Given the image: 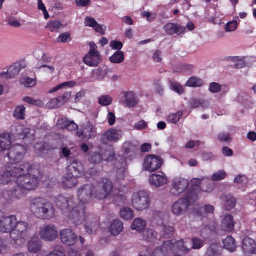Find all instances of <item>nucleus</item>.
<instances>
[{
  "mask_svg": "<svg viewBox=\"0 0 256 256\" xmlns=\"http://www.w3.org/2000/svg\"><path fill=\"white\" fill-rule=\"evenodd\" d=\"M75 198L72 195H59L54 199L56 206L64 213L67 214L76 225L85 221V230L88 234H92L98 226V220L86 216V206L84 204H76Z\"/></svg>",
  "mask_w": 256,
  "mask_h": 256,
  "instance_id": "1",
  "label": "nucleus"
},
{
  "mask_svg": "<svg viewBox=\"0 0 256 256\" xmlns=\"http://www.w3.org/2000/svg\"><path fill=\"white\" fill-rule=\"evenodd\" d=\"M18 172L20 174L17 175L16 183L19 184V186L28 192L36 189L39 183L38 175L40 171L38 166L26 162L19 165Z\"/></svg>",
  "mask_w": 256,
  "mask_h": 256,
  "instance_id": "2",
  "label": "nucleus"
},
{
  "mask_svg": "<svg viewBox=\"0 0 256 256\" xmlns=\"http://www.w3.org/2000/svg\"><path fill=\"white\" fill-rule=\"evenodd\" d=\"M30 208L34 216L41 220H50L55 216V208L48 201L42 198L30 200Z\"/></svg>",
  "mask_w": 256,
  "mask_h": 256,
  "instance_id": "3",
  "label": "nucleus"
},
{
  "mask_svg": "<svg viewBox=\"0 0 256 256\" xmlns=\"http://www.w3.org/2000/svg\"><path fill=\"white\" fill-rule=\"evenodd\" d=\"M96 188L92 184H87L80 187L78 190V196L81 204L85 206L96 199Z\"/></svg>",
  "mask_w": 256,
  "mask_h": 256,
  "instance_id": "4",
  "label": "nucleus"
},
{
  "mask_svg": "<svg viewBox=\"0 0 256 256\" xmlns=\"http://www.w3.org/2000/svg\"><path fill=\"white\" fill-rule=\"evenodd\" d=\"M28 226V224L27 222L23 221H17L12 230L10 233V238L14 244L21 245L24 242V237Z\"/></svg>",
  "mask_w": 256,
  "mask_h": 256,
  "instance_id": "5",
  "label": "nucleus"
},
{
  "mask_svg": "<svg viewBox=\"0 0 256 256\" xmlns=\"http://www.w3.org/2000/svg\"><path fill=\"white\" fill-rule=\"evenodd\" d=\"M96 188V199L102 200L106 198L112 192L114 185L108 178H102L97 182Z\"/></svg>",
  "mask_w": 256,
  "mask_h": 256,
  "instance_id": "6",
  "label": "nucleus"
},
{
  "mask_svg": "<svg viewBox=\"0 0 256 256\" xmlns=\"http://www.w3.org/2000/svg\"><path fill=\"white\" fill-rule=\"evenodd\" d=\"M8 152L6 154L11 164L16 165L24 157L27 151V148L22 144H16L10 147Z\"/></svg>",
  "mask_w": 256,
  "mask_h": 256,
  "instance_id": "7",
  "label": "nucleus"
},
{
  "mask_svg": "<svg viewBox=\"0 0 256 256\" xmlns=\"http://www.w3.org/2000/svg\"><path fill=\"white\" fill-rule=\"evenodd\" d=\"M132 202L136 210L142 211L148 208L150 202L148 194L144 191H140L134 194Z\"/></svg>",
  "mask_w": 256,
  "mask_h": 256,
  "instance_id": "8",
  "label": "nucleus"
},
{
  "mask_svg": "<svg viewBox=\"0 0 256 256\" xmlns=\"http://www.w3.org/2000/svg\"><path fill=\"white\" fill-rule=\"evenodd\" d=\"M196 201L191 200L188 196H184L183 198H180L172 206L171 210L174 214L180 216L184 214L188 210L190 204Z\"/></svg>",
  "mask_w": 256,
  "mask_h": 256,
  "instance_id": "9",
  "label": "nucleus"
},
{
  "mask_svg": "<svg viewBox=\"0 0 256 256\" xmlns=\"http://www.w3.org/2000/svg\"><path fill=\"white\" fill-rule=\"evenodd\" d=\"M190 244L188 245L186 242L183 240H169L166 241L164 244V248H166L173 253L180 252L184 253L188 252L190 250Z\"/></svg>",
  "mask_w": 256,
  "mask_h": 256,
  "instance_id": "10",
  "label": "nucleus"
},
{
  "mask_svg": "<svg viewBox=\"0 0 256 256\" xmlns=\"http://www.w3.org/2000/svg\"><path fill=\"white\" fill-rule=\"evenodd\" d=\"M9 134L12 141V140H26L27 138H30L33 139V136L30 134V130L20 124L12 126Z\"/></svg>",
  "mask_w": 256,
  "mask_h": 256,
  "instance_id": "11",
  "label": "nucleus"
},
{
  "mask_svg": "<svg viewBox=\"0 0 256 256\" xmlns=\"http://www.w3.org/2000/svg\"><path fill=\"white\" fill-rule=\"evenodd\" d=\"M19 165L10 164L6 170L0 174V184H6L12 182H16Z\"/></svg>",
  "mask_w": 256,
  "mask_h": 256,
  "instance_id": "12",
  "label": "nucleus"
},
{
  "mask_svg": "<svg viewBox=\"0 0 256 256\" xmlns=\"http://www.w3.org/2000/svg\"><path fill=\"white\" fill-rule=\"evenodd\" d=\"M66 172L74 176L80 178L84 172V168L80 161L75 158H70L67 160Z\"/></svg>",
  "mask_w": 256,
  "mask_h": 256,
  "instance_id": "13",
  "label": "nucleus"
},
{
  "mask_svg": "<svg viewBox=\"0 0 256 256\" xmlns=\"http://www.w3.org/2000/svg\"><path fill=\"white\" fill-rule=\"evenodd\" d=\"M162 164V158L154 154H150L145 158L143 166L146 170L153 172L160 168Z\"/></svg>",
  "mask_w": 256,
  "mask_h": 256,
  "instance_id": "14",
  "label": "nucleus"
},
{
  "mask_svg": "<svg viewBox=\"0 0 256 256\" xmlns=\"http://www.w3.org/2000/svg\"><path fill=\"white\" fill-rule=\"evenodd\" d=\"M122 136V132L121 130L111 128L102 134L100 142L104 144H108L110 142H116L121 139Z\"/></svg>",
  "mask_w": 256,
  "mask_h": 256,
  "instance_id": "15",
  "label": "nucleus"
},
{
  "mask_svg": "<svg viewBox=\"0 0 256 256\" xmlns=\"http://www.w3.org/2000/svg\"><path fill=\"white\" fill-rule=\"evenodd\" d=\"M189 182L187 180L182 178H176L172 184L170 193L174 196H179L180 194L186 192L188 188Z\"/></svg>",
  "mask_w": 256,
  "mask_h": 256,
  "instance_id": "16",
  "label": "nucleus"
},
{
  "mask_svg": "<svg viewBox=\"0 0 256 256\" xmlns=\"http://www.w3.org/2000/svg\"><path fill=\"white\" fill-rule=\"evenodd\" d=\"M58 231L53 224L42 227L40 232L41 238L46 241H53L58 237Z\"/></svg>",
  "mask_w": 256,
  "mask_h": 256,
  "instance_id": "17",
  "label": "nucleus"
},
{
  "mask_svg": "<svg viewBox=\"0 0 256 256\" xmlns=\"http://www.w3.org/2000/svg\"><path fill=\"white\" fill-rule=\"evenodd\" d=\"M17 222L16 216H4L0 220V230L4 233L11 232Z\"/></svg>",
  "mask_w": 256,
  "mask_h": 256,
  "instance_id": "18",
  "label": "nucleus"
},
{
  "mask_svg": "<svg viewBox=\"0 0 256 256\" xmlns=\"http://www.w3.org/2000/svg\"><path fill=\"white\" fill-rule=\"evenodd\" d=\"M60 236L62 242L68 246H73L78 240L77 236L71 229L62 230Z\"/></svg>",
  "mask_w": 256,
  "mask_h": 256,
  "instance_id": "19",
  "label": "nucleus"
},
{
  "mask_svg": "<svg viewBox=\"0 0 256 256\" xmlns=\"http://www.w3.org/2000/svg\"><path fill=\"white\" fill-rule=\"evenodd\" d=\"M201 184V179L194 178L191 180L190 182V188H188L186 192V196H189L191 200L196 201L198 194L200 190V186Z\"/></svg>",
  "mask_w": 256,
  "mask_h": 256,
  "instance_id": "20",
  "label": "nucleus"
},
{
  "mask_svg": "<svg viewBox=\"0 0 256 256\" xmlns=\"http://www.w3.org/2000/svg\"><path fill=\"white\" fill-rule=\"evenodd\" d=\"M163 28L166 33L170 36L180 35L184 34L186 31V27L178 23H167L164 26Z\"/></svg>",
  "mask_w": 256,
  "mask_h": 256,
  "instance_id": "21",
  "label": "nucleus"
},
{
  "mask_svg": "<svg viewBox=\"0 0 256 256\" xmlns=\"http://www.w3.org/2000/svg\"><path fill=\"white\" fill-rule=\"evenodd\" d=\"M76 133V136L80 138L90 140L96 136V130L88 122L83 130H78Z\"/></svg>",
  "mask_w": 256,
  "mask_h": 256,
  "instance_id": "22",
  "label": "nucleus"
},
{
  "mask_svg": "<svg viewBox=\"0 0 256 256\" xmlns=\"http://www.w3.org/2000/svg\"><path fill=\"white\" fill-rule=\"evenodd\" d=\"M242 248L246 256H256V242L250 238L243 240Z\"/></svg>",
  "mask_w": 256,
  "mask_h": 256,
  "instance_id": "23",
  "label": "nucleus"
},
{
  "mask_svg": "<svg viewBox=\"0 0 256 256\" xmlns=\"http://www.w3.org/2000/svg\"><path fill=\"white\" fill-rule=\"evenodd\" d=\"M122 100L128 108H134L138 103L139 100L135 94L132 92H122Z\"/></svg>",
  "mask_w": 256,
  "mask_h": 256,
  "instance_id": "24",
  "label": "nucleus"
},
{
  "mask_svg": "<svg viewBox=\"0 0 256 256\" xmlns=\"http://www.w3.org/2000/svg\"><path fill=\"white\" fill-rule=\"evenodd\" d=\"M22 69L21 64L19 63H14L11 66L6 72L0 73V78L6 79H12L16 76Z\"/></svg>",
  "mask_w": 256,
  "mask_h": 256,
  "instance_id": "25",
  "label": "nucleus"
},
{
  "mask_svg": "<svg viewBox=\"0 0 256 256\" xmlns=\"http://www.w3.org/2000/svg\"><path fill=\"white\" fill-rule=\"evenodd\" d=\"M234 224L233 216L232 215L227 214L222 220L221 230L228 232H232L234 228Z\"/></svg>",
  "mask_w": 256,
  "mask_h": 256,
  "instance_id": "26",
  "label": "nucleus"
},
{
  "mask_svg": "<svg viewBox=\"0 0 256 256\" xmlns=\"http://www.w3.org/2000/svg\"><path fill=\"white\" fill-rule=\"evenodd\" d=\"M78 177L72 174H66L62 178V184L66 188H72L75 187L78 183Z\"/></svg>",
  "mask_w": 256,
  "mask_h": 256,
  "instance_id": "27",
  "label": "nucleus"
},
{
  "mask_svg": "<svg viewBox=\"0 0 256 256\" xmlns=\"http://www.w3.org/2000/svg\"><path fill=\"white\" fill-rule=\"evenodd\" d=\"M12 142L9 133L4 132L0 134V153L10 149Z\"/></svg>",
  "mask_w": 256,
  "mask_h": 256,
  "instance_id": "28",
  "label": "nucleus"
},
{
  "mask_svg": "<svg viewBox=\"0 0 256 256\" xmlns=\"http://www.w3.org/2000/svg\"><path fill=\"white\" fill-rule=\"evenodd\" d=\"M28 192H26L19 184H16V186L8 192L9 196L12 198L16 200L20 199L24 196Z\"/></svg>",
  "mask_w": 256,
  "mask_h": 256,
  "instance_id": "29",
  "label": "nucleus"
},
{
  "mask_svg": "<svg viewBox=\"0 0 256 256\" xmlns=\"http://www.w3.org/2000/svg\"><path fill=\"white\" fill-rule=\"evenodd\" d=\"M163 175H159L153 174L150 178V184L156 187H160L166 184L167 183L168 180L164 174Z\"/></svg>",
  "mask_w": 256,
  "mask_h": 256,
  "instance_id": "30",
  "label": "nucleus"
},
{
  "mask_svg": "<svg viewBox=\"0 0 256 256\" xmlns=\"http://www.w3.org/2000/svg\"><path fill=\"white\" fill-rule=\"evenodd\" d=\"M123 223L119 220H114L112 222L109 230L113 236H118L123 230Z\"/></svg>",
  "mask_w": 256,
  "mask_h": 256,
  "instance_id": "31",
  "label": "nucleus"
},
{
  "mask_svg": "<svg viewBox=\"0 0 256 256\" xmlns=\"http://www.w3.org/2000/svg\"><path fill=\"white\" fill-rule=\"evenodd\" d=\"M100 57L87 54L84 58V62L91 67L97 66L100 62Z\"/></svg>",
  "mask_w": 256,
  "mask_h": 256,
  "instance_id": "32",
  "label": "nucleus"
},
{
  "mask_svg": "<svg viewBox=\"0 0 256 256\" xmlns=\"http://www.w3.org/2000/svg\"><path fill=\"white\" fill-rule=\"evenodd\" d=\"M214 211V208L210 204H206L204 208H200L196 211V215L200 218L206 216L208 214H213Z\"/></svg>",
  "mask_w": 256,
  "mask_h": 256,
  "instance_id": "33",
  "label": "nucleus"
},
{
  "mask_svg": "<svg viewBox=\"0 0 256 256\" xmlns=\"http://www.w3.org/2000/svg\"><path fill=\"white\" fill-rule=\"evenodd\" d=\"M42 246V242L40 240L32 238L29 242L28 250L30 252L37 253L40 250Z\"/></svg>",
  "mask_w": 256,
  "mask_h": 256,
  "instance_id": "34",
  "label": "nucleus"
},
{
  "mask_svg": "<svg viewBox=\"0 0 256 256\" xmlns=\"http://www.w3.org/2000/svg\"><path fill=\"white\" fill-rule=\"evenodd\" d=\"M144 238L150 242H154L158 239V234L152 229H146L142 232Z\"/></svg>",
  "mask_w": 256,
  "mask_h": 256,
  "instance_id": "35",
  "label": "nucleus"
},
{
  "mask_svg": "<svg viewBox=\"0 0 256 256\" xmlns=\"http://www.w3.org/2000/svg\"><path fill=\"white\" fill-rule=\"evenodd\" d=\"M146 226V222L140 218H136L132 224L131 228L132 230L138 232H142L144 230Z\"/></svg>",
  "mask_w": 256,
  "mask_h": 256,
  "instance_id": "36",
  "label": "nucleus"
},
{
  "mask_svg": "<svg viewBox=\"0 0 256 256\" xmlns=\"http://www.w3.org/2000/svg\"><path fill=\"white\" fill-rule=\"evenodd\" d=\"M223 243L224 248L230 252H234L236 248V240L232 236H228Z\"/></svg>",
  "mask_w": 256,
  "mask_h": 256,
  "instance_id": "37",
  "label": "nucleus"
},
{
  "mask_svg": "<svg viewBox=\"0 0 256 256\" xmlns=\"http://www.w3.org/2000/svg\"><path fill=\"white\" fill-rule=\"evenodd\" d=\"M224 206L227 210H230L234 208L236 204V200L231 195L225 196L224 198Z\"/></svg>",
  "mask_w": 256,
  "mask_h": 256,
  "instance_id": "38",
  "label": "nucleus"
},
{
  "mask_svg": "<svg viewBox=\"0 0 256 256\" xmlns=\"http://www.w3.org/2000/svg\"><path fill=\"white\" fill-rule=\"evenodd\" d=\"M160 228L162 232L161 238H170L174 236V229L173 227L170 226L162 225Z\"/></svg>",
  "mask_w": 256,
  "mask_h": 256,
  "instance_id": "39",
  "label": "nucleus"
},
{
  "mask_svg": "<svg viewBox=\"0 0 256 256\" xmlns=\"http://www.w3.org/2000/svg\"><path fill=\"white\" fill-rule=\"evenodd\" d=\"M124 60V52L122 51L116 52L110 58V61L113 64H120Z\"/></svg>",
  "mask_w": 256,
  "mask_h": 256,
  "instance_id": "40",
  "label": "nucleus"
},
{
  "mask_svg": "<svg viewBox=\"0 0 256 256\" xmlns=\"http://www.w3.org/2000/svg\"><path fill=\"white\" fill-rule=\"evenodd\" d=\"M26 108L24 106H19L16 107L14 116L17 120H23L25 118Z\"/></svg>",
  "mask_w": 256,
  "mask_h": 256,
  "instance_id": "41",
  "label": "nucleus"
},
{
  "mask_svg": "<svg viewBox=\"0 0 256 256\" xmlns=\"http://www.w3.org/2000/svg\"><path fill=\"white\" fill-rule=\"evenodd\" d=\"M120 215L122 218L128 220L134 217L133 210L128 207H124L120 210Z\"/></svg>",
  "mask_w": 256,
  "mask_h": 256,
  "instance_id": "42",
  "label": "nucleus"
},
{
  "mask_svg": "<svg viewBox=\"0 0 256 256\" xmlns=\"http://www.w3.org/2000/svg\"><path fill=\"white\" fill-rule=\"evenodd\" d=\"M114 200L117 206H120L125 204L126 200V194L120 190L115 196Z\"/></svg>",
  "mask_w": 256,
  "mask_h": 256,
  "instance_id": "43",
  "label": "nucleus"
},
{
  "mask_svg": "<svg viewBox=\"0 0 256 256\" xmlns=\"http://www.w3.org/2000/svg\"><path fill=\"white\" fill-rule=\"evenodd\" d=\"M203 84L202 80L199 78L192 76L188 79V80L186 86L188 87H200Z\"/></svg>",
  "mask_w": 256,
  "mask_h": 256,
  "instance_id": "44",
  "label": "nucleus"
},
{
  "mask_svg": "<svg viewBox=\"0 0 256 256\" xmlns=\"http://www.w3.org/2000/svg\"><path fill=\"white\" fill-rule=\"evenodd\" d=\"M182 116L183 112L182 111H178L176 114H169L167 117V120L170 123L176 124L180 121Z\"/></svg>",
  "mask_w": 256,
  "mask_h": 256,
  "instance_id": "45",
  "label": "nucleus"
},
{
  "mask_svg": "<svg viewBox=\"0 0 256 256\" xmlns=\"http://www.w3.org/2000/svg\"><path fill=\"white\" fill-rule=\"evenodd\" d=\"M220 246L216 244H211L206 254V256H220V254L218 252Z\"/></svg>",
  "mask_w": 256,
  "mask_h": 256,
  "instance_id": "46",
  "label": "nucleus"
},
{
  "mask_svg": "<svg viewBox=\"0 0 256 256\" xmlns=\"http://www.w3.org/2000/svg\"><path fill=\"white\" fill-rule=\"evenodd\" d=\"M62 26V24L60 21L54 20L48 22L46 28H48L51 32H54L59 30Z\"/></svg>",
  "mask_w": 256,
  "mask_h": 256,
  "instance_id": "47",
  "label": "nucleus"
},
{
  "mask_svg": "<svg viewBox=\"0 0 256 256\" xmlns=\"http://www.w3.org/2000/svg\"><path fill=\"white\" fill-rule=\"evenodd\" d=\"M112 101V98L108 95L102 96L98 99V103L102 106H108Z\"/></svg>",
  "mask_w": 256,
  "mask_h": 256,
  "instance_id": "48",
  "label": "nucleus"
},
{
  "mask_svg": "<svg viewBox=\"0 0 256 256\" xmlns=\"http://www.w3.org/2000/svg\"><path fill=\"white\" fill-rule=\"evenodd\" d=\"M46 256H66L64 254V250L63 247L57 246H55L52 252H50Z\"/></svg>",
  "mask_w": 256,
  "mask_h": 256,
  "instance_id": "49",
  "label": "nucleus"
},
{
  "mask_svg": "<svg viewBox=\"0 0 256 256\" xmlns=\"http://www.w3.org/2000/svg\"><path fill=\"white\" fill-rule=\"evenodd\" d=\"M102 160V155L98 152H94L90 156V161L92 164H99Z\"/></svg>",
  "mask_w": 256,
  "mask_h": 256,
  "instance_id": "50",
  "label": "nucleus"
},
{
  "mask_svg": "<svg viewBox=\"0 0 256 256\" xmlns=\"http://www.w3.org/2000/svg\"><path fill=\"white\" fill-rule=\"evenodd\" d=\"M23 101L29 104L41 106L43 104L42 102L40 100H34L30 96H26L23 98Z\"/></svg>",
  "mask_w": 256,
  "mask_h": 256,
  "instance_id": "51",
  "label": "nucleus"
},
{
  "mask_svg": "<svg viewBox=\"0 0 256 256\" xmlns=\"http://www.w3.org/2000/svg\"><path fill=\"white\" fill-rule=\"evenodd\" d=\"M76 85V82L74 81L66 82L62 83V84L57 86L56 87L54 88L51 90V92H55L59 90L60 89V88H62L64 87H65V86H68V87H69V88H73Z\"/></svg>",
  "mask_w": 256,
  "mask_h": 256,
  "instance_id": "52",
  "label": "nucleus"
},
{
  "mask_svg": "<svg viewBox=\"0 0 256 256\" xmlns=\"http://www.w3.org/2000/svg\"><path fill=\"white\" fill-rule=\"evenodd\" d=\"M20 82L26 88L32 87L36 84V80L28 77L22 78L20 80Z\"/></svg>",
  "mask_w": 256,
  "mask_h": 256,
  "instance_id": "53",
  "label": "nucleus"
},
{
  "mask_svg": "<svg viewBox=\"0 0 256 256\" xmlns=\"http://www.w3.org/2000/svg\"><path fill=\"white\" fill-rule=\"evenodd\" d=\"M71 40L70 34L68 32H64L60 34L56 40L58 42L66 43L70 42Z\"/></svg>",
  "mask_w": 256,
  "mask_h": 256,
  "instance_id": "54",
  "label": "nucleus"
},
{
  "mask_svg": "<svg viewBox=\"0 0 256 256\" xmlns=\"http://www.w3.org/2000/svg\"><path fill=\"white\" fill-rule=\"evenodd\" d=\"M226 176V172L224 170H220L213 174L212 180L214 181H220L224 179Z\"/></svg>",
  "mask_w": 256,
  "mask_h": 256,
  "instance_id": "55",
  "label": "nucleus"
},
{
  "mask_svg": "<svg viewBox=\"0 0 256 256\" xmlns=\"http://www.w3.org/2000/svg\"><path fill=\"white\" fill-rule=\"evenodd\" d=\"M204 101L202 100L192 98L190 100V108H196L200 106H204Z\"/></svg>",
  "mask_w": 256,
  "mask_h": 256,
  "instance_id": "56",
  "label": "nucleus"
},
{
  "mask_svg": "<svg viewBox=\"0 0 256 256\" xmlns=\"http://www.w3.org/2000/svg\"><path fill=\"white\" fill-rule=\"evenodd\" d=\"M193 249H200L204 246V241L198 238H194L192 240Z\"/></svg>",
  "mask_w": 256,
  "mask_h": 256,
  "instance_id": "57",
  "label": "nucleus"
},
{
  "mask_svg": "<svg viewBox=\"0 0 256 256\" xmlns=\"http://www.w3.org/2000/svg\"><path fill=\"white\" fill-rule=\"evenodd\" d=\"M71 96L70 92H65L62 96H59L57 100H52L50 101V103L56 102H66Z\"/></svg>",
  "mask_w": 256,
  "mask_h": 256,
  "instance_id": "58",
  "label": "nucleus"
},
{
  "mask_svg": "<svg viewBox=\"0 0 256 256\" xmlns=\"http://www.w3.org/2000/svg\"><path fill=\"white\" fill-rule=\"evenodd\" d=\"M142 16L143 18H146V20L150 22H154L157 16L155 12L150 13L146 11L143 12Z\"/></svg>",
  "mask_w": 256,
  "mask_h": 256,
  "instance_id": "59",
  "label": "nucleus"
},
{
  "mask_svg": "<svg viewBox=\"0 0 256 256\" xmlns=\"http://www.w3.org/2000/svg\"><path fill=\"white\" fill-rule=\"evenodd\" d=\"M222 90V86L218 83L212 82L210 84L209 90L212 93H218Z\"/></svg>",
  "mask_w": 256,
  "mask_h": 256,
  "instance_id": "60",
  "label": "nucleus"
},
{
  "mask_svg": "<svg viewBox=\"0 0 256 256\" xmlns=\"http://www.w3.org/2000/svg\"><path fill=\"white\" fill-rule=\"evenodd\" d=\"M90 50L88 53L90 55H93L97 56H100V54L98 51L96 45L92 42H90Z\"/></svg>",
  "mask_w": 256,
  "mask_h": 256,
  "instance_id": "61",
  "label": "nucleus"
},
{
  "mask_svg": "<svg viewBox=\"0 0 256 256\" xmlns=\"http://www.w3.org/2000/svg\"><path fill=\"white\" fill-rule=\"evenodd\" d=\"M238 28V24L236 21H232L228 22L225 27V30L226 32H230L234 31Z\"/></svg>",
  "mask_w": 256,
  "mask_h": 256,
  "instance_id": "62",
  "label": "nucleus"
},
{
  "mask_svg": "<svg viewBox=\"0 0 256 256\" xmlns=\"http://www.w3.org/2000/svg\"><path fill=\"white\" fill-rule=\"evenodd\" d=\"M97 22L96 20L92 17H86L84 20L86 26L94 28L97 24Z\"/></svg>",
  "mask_w": 256,
  "mask_h": 256,
  "instance_id": "63",
  "label": "nucleus"
},
{
  "mask_svg": "<svg viewBox=\"0 0 256 256\" xmlns=\"http://www.w3.org/2000/svg\"><path fill=\"white\" fill-rule=\"evenodd\" d=\"M68 121V119L66 118H60L58 120L56 125L59 128L64 130L66 128Z\"/></svg>",
  "mask_w": 256,
  "mask_h": 256,
  "instance_id": "64",
  "label": "nucleus"
}]
</instances>
